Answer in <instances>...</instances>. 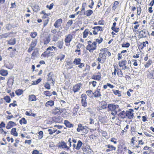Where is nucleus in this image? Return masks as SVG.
Masks as SVG:
<instances>
[{
	"instance_id": "1",
	"label": "nucleus",
	"mask_w": 154,
	"mask_h": 154,
	"mask_svg": "<svg viewBox=\"0 0 154 154\" xmlns=\"http://www.w3.org/2000/svg\"><path fill=\"white\" fill-rule=\"evenodd\" d=\"M135 139V137H132L131 139L130 143L134 149H139L140 148H141L142 145L144 144V143L143 140H138L137 144V141H136Z\"/></svg>"
},
{
	"instance_id": "2",
	"label": "nucleus",
	"mask_w": 154,
	"mask_h": 154,
	"mask_svg": "<svg viewBox=\"0 0 154 154\" xmlns=\"http://www.w3.org/2000/svg\"><path fill=\"white\" fill-rule=\"evenodd\" d=\"M119 106L118 104H109L108 105V110L111 111V114L113 116L116 115L117 114L116 109H118V111L119 112L121 111L120 109H119Z\"/></svg>"
},
{
	"instance_id": "3",
	"label": "nucleus",
	"mask_w": 154,
	"mask_h": 154,
	"mask_svg": "<svg viewBox=\"0 0 154 154\" xmlns=\"http://www.w3.org/2000/svg\"><path fill=\"white\" fill-rule=\"evenodd\" d=\"M88 45L86 46V49L90 53H93L94 51L96 50L97 48L96 42H92L91 40L88 42Z\"/></svg>"
},
{
	"instance_id": "4",
	"label": "nucleus",
	"mask_w": 154,
	"mask_h": 154,
	"mask_svg": "<svg viewBox=\"0 0 154 154\" xmlns=\"http://www.w3.org/2000/svg\"><path fill=\"white\" fill-rule=\"evenodd\" d=\"M113 66L114 68L113 72H112V75L113 77H115L116 75V74L119 77H123V73L121 69H119L117 65L114 64Z\"/></svg>"
},
{
	"instance_id": "5",
	"label": "nucleus",
	"mask_w": 154,
	"mask_h": 154,
	"mask_svg": "<svg viewBox=\"0 0 154 154\" xmlns=\"http://www.w3.org/2000/svg\"><path fill=\"white\" fill-rule=\"evenodd\" d=\"M38 43V39H35L33 40L31 42L29 45V47L27 50V52L29 53H31V51L35 49Z\"/></svg>"
},
{
	"instance_id": "6",
	"label": "nucleus",
	"mask_w": 154,
	"mask_h": 154,
	"mask_svg": "<svg viewBox=\"0 0 154 154\" xmlns=\"http://www.w3.org/2000/svg\"><path fill=\"white\" fill-rule=\"evenodd\" d=\"M68 141L69 143V146H67L66 143H65V142L62 141L60 142V143H58L59 147L62 148L63 149H66V150H69L70 147H71L72 146L71 138L69 139Z\"/></svg>"
},
{
	"instance_id": "7",
	"label": "nucleus",
	"mask_w": 154,
	"mask_h": 154,
	"mask_svg": "<svg viewBox=\"0 0 154 154\" xmlns=\"http://www.w3.org/2000/svg\"><path fill=\"white\" fill-rule=\"evenodd\" d=\"M106 57L105 54L104 52H101L99 54L97 60L98 63H103L106 62Z\"/></svg>"
},
{
	"instance_id": "8",
	"label": "nucleus",
	"mask_w": 154,
	"mask_h": 154,
	"mask_svg": "<svg viewBox=\"0 0 154 154\" xmlns=\"http://www.w3.org/2000/svg\"><path fill=\"white\" fill-rule=\"evenodd\" d=\"M73 38V34L70 33L65 36L64 42L66 46H69L70 45V43Z\"/></svg>"
},
{
	"instance_id": "9",
	"label": "nucleus",
	"mask_w": 154,
	"mask_h": 154,
	"mask_svg": "<svg viewBox=\"0 0 154 154\" xmlns=\"http://www.w3.org/2000/svg\"><path fill=\"white\" fill-rule=\"evenodd\" d=\"M127 61L126 60H122L119 61L118 64L120 67L123 70L129 69L130 68L127 65Z\"/></svg>"
},
{
	"instance_id": "10",
	"label": "nucleus",
	"mask_w": 154,
	"mask_h": 154,
	"mask_svg": "<svg viewBox=\"0 0 154 154\" xmlns=\"http://www.w3.org/2000/svg\"><path fill=\"white\" fill-rule=\"evenodd\" d=\"M81 103L82 106L86 107L87 106V95L85 94H82L81 95Z\"/></svg>"
},
{
	"instance_id": "11",
	"label": "nucleus",
	"mask_w": 154,
	"mask_h": 154,
	"mask_svg": "<svg viewBox=\"0 0 154 154\" xmlns=\"http://www.w3.org/2000/svg\"><path fill=\"white\" fill-rule=\"evenodd\" d=\"M134 110L133 109H129L128 110L126 111V118L130 120H131L134 117Z\"/></svg>"
},
{
	"instance_id": "12",
	"label": "nucleus",
	"mask_w": 154,
	"mask_h": 154,
	"mask_svg": "<svg viewBox=\"0 0 154 154\" xmlns=\"http://www.w3.org/2000/svg\"><path fill=\"white\" fill-rule=\"evenodd\" d=\"M91 78L93 80H97V81H100L101 80L102 77L101 72H98L96 74L92 75Z\"/></svg>"
},
{
	"instance_id": "13",
	"label": "nucleus",
	"mask_w": 154,
	"mask_h": 154,
	"mask_svg": "<svg viewBox=\"0 0 154 154\" xmlns=\"http://www.w3.org/2000/svg\"><path fill=\"white\" fill-rule=\"evenodd\" d=\"M51 38L50 35H48L45 36L42 39V41L40 42L43 43L44 45H47L51 42Z\"/></svg>"
},
{
	"instance_id": "14",
	"label": "nucleus",
	"mask_w": 154,
	"mask_h": 154,
	"mask_svg": "<svg viewBox=\"0 0 154 154\" xmlns=\"http://www.w3.org/2000/svg\"><path fill=\"white\" fill-rule=\"evenodd\" d=\"M107 106V103L106 101H102L100 102L99 104V105L97 109L98 110H100L103 109H106Z\"/></svg>"
},
{
	"instance_id": "15",
	"label": "nucleus",
	"mask_w": 154,
	"mask_h": 154,
	"mask_svg": "<svg viewBox=\"0 0 154 154\" xmlns=\"http://www.w3.org/2000/svg\"><path fill=\"white\" fill-rule=\"evenodd\" d=\"M92 29H94L93 31V33L94 35H97L98 34V31H103V29L102 27L100 26H94L92 28Z\"/></svg>"
},
{
	"instance_id": "16",
	"label": "nucleus",
	"mask_w": 154,
	"mask_h": 154,
	"mask_svg": "<svg viewBox=\"0 0 154 154\" xmlns=\"http://www.w3.org/2000/svg\"><path fill=\"white\" fill-rule=\"evenodd\" d=\"M131 9L132 11H134L137 9V15H140L142 11V9L141 7L139 5H138V6H137L136 8L135 6H131Z\"/></svg>"
},
{
	"instance_id": "17",
	"label": "nucleus",
	"mask_w": 154,
	"mask_h": 154,
	"mask_svg": "<svg viewBox=\"0 0 154 154\" xmlns=\"http://www.w3.org/2000/svg\"><path fill=\"white\" fill-rule=\"evenodd\" d=\"M105 146L107 148V149L106 150V152H109L112 151H115L116 149V146H113L112 145L110 144H108L105 145Z\"/></svg>"
},
{
	"instance_id": "18",
	"label": "nucleus",
	"mask_w": 154,
	"mask_h": 154,
	"mask_svg": "<svg viewBox=\"0 0 154 154\" xmlns=\"http://www.w3.org/2000/svg\"><path fill=\"white\" fill-rule=\"evenodd\" d=\"M80 108L79 105L76 104L72 109V116H75L77 115L78 112Z\"/></svg>"
},
{
	"instance_id": "19",
	"label": "nucleus",
	"mask_w": 154,
	"mask_h": 154,
	"mask_svg": "<svg viewBox=\"0 0 154 154\" xmlns=\"http://www.w3.org/2000/svg\"><path fill=\"white\" fill-rule=\"evenodd\" d=\"M117 115L119 119H124L126 118V111H122L119 113L117 114Z\"/></svg>"
},
{
	"instance_id": "20",
	"label": "nucleus",
	"mask_w": 154,
	"mask_h": 154,
	"mask_svg": "<svg viewBox=\"0 0 154 154\" xmlns=\"http://www.w3.org/2000/svg\"><path fill=\"white\" fill-rule=\"evenodd\" d=\"M149 32L148 30L146 29H143L140 31L139 36L140 38H144L147 37L148 34H149Z\"/></svg>"
},
{
	"instance_id": "21",
	"label": "nucleus",
	"mask_w": 154,
	"mask_h": 154,
	"mask_svg": "<svg viewBox=\"0 0 154 154\" xmlns=\"http://www.w3.org/2000/svg\"><path fill=\"white\" fill-rule=\"evenodd\" d=\"M82 85V84L81 83H77V84L74 85L73 88V90L74 92H77L79 91Z\"/></svg>"
},
{
	"instance_id": "22",
	"label": "nucleus",
	"mask_w": 154,
	"mask_h": 154,
	"mask_svg": "<svg viewBox=\"0 0 154 154\" xmlns=\"http://www.w3.org/2000/svg\"><path fill=\"white\" fill-rule=\"evenodd\" d=\"M62 23V19H58L56 20L54 23V25L55 28H58L60 26Z\"/></svg>"
},
{
	"instance_id": "23",
	"label": "nucleus",
	"mask_w": 154,
	"mask_h": 154,
	"mask_svg": "<svg viewBox=\"0 0 154 154\" xmlns=\"http://www.w3.org/2000/svg\"><path fill=\"white\" fill-rule=\"evenodd\" d=\"M62 112V109L58 108H55L52 110V113L54 115H60Z\"/></svg>"
},
{
	"instance_id": "24",
	"label": "nucleus",
	"mask_w": 154,
	"mask_h": 154,
	"mask_svg": "<svg viewBox=\"0 0 154 154\" xmlns=\"http://www.w3.org/2000/svg\"><path fill=\"white\" fill-rule=\"evenodd\" d=\"M16 124L14 122L10 121H9L7 123L6 126V128L7 129H9L10 128L13 127V126L16 125Z\"/></svg>"
},
{
	"instance_id": "25",
	"label": "nucleus",
	"mask_w": 154,
	"mask_h": 154,
	"mask_svg": "<svg viewBox=\"0 0 154 154\" xmlns=\"http://www.w3.org/2000/svg\"><path fill=\"white\" fill-rule=\"evenodd\" d=\"M127 51L126 50H124L121 51L120 53H119L118 54V60H121L123 58V56L125 55L124 54L125 53H127Z\"/></svg>"
},
{
	"instance_id": "26",
	"label": "nucleus",
	"mask_w": 154,
	"mask_h": 154,
	"mask_svg": "<svg viewBox=\"0 0 154 154\" xmlns=\"http://www.w3.org/2000/svg\"><path fill=\"white\" fill-rule=\"evenodd\" d=\"M154 70L149 71L148 70L147 75V78L150 79H154Z\"/></svg>"
},
{
	"instance_id": "27",
	"label": "nucleus",
	"mask_w": 154,
	"mask_h": 154,
	"mask_svg": "<svg viewBox=\"0 0 154 154\" xmlns=\"http://www.w3.org/2000/svg\"><path fill=\"white\" fill-rule=\"evenodd\" d=\"M8 72L7 70H6L4 69H0V75L6 77L8 75Z\"/></svg>"
},
{
	"instance_id": "28",
	"label": "nucleus",
	"mask_w": 154,
	"mask_h": 154,
	"mask_svg": "<svg viewBox=\"0 0 154 154\" xmlns=\"http://www.w3.org/2000/svg\"><path fill=\"white\" fill-rule=\"evenodd\" d=\"M53 76H54V74L53 72H51L49 73L47 75V81H52L53 83L54 82L53 78Z\"/></svg>"
},
{
	"instance_id": "29",
	"label": "nucleus",
	"mask_w": 154,
	"mask_h": 154,
	"mask_svg": "<svg viewBox=\"0 0 154 154\" xmlns=\"http://www.w3.org/2000/svg\"><path fill=\"white\" fill-rule=\"evenodd\" d=\"M100 90V89H97L96 91H94L93 94L94 97H100L101 94Z\"/></svg>"
},
{
	"instance_id": "30",
	"label": "nucleus",
	"mask_w": 154,
	"mask_h": 154,
	"mask_svg": "<svg viewBox=\"0 0 154 154\" xmlns=\"http://www.w3.org/2000/svg\"><path fill=\"white\" fill-rule=\"evenodd\" d=\"M63 45V40H62L61 41H59L57 42V46L60 49H62L65 48Z\"/></svg>"
},
{
	"instance_id": "31",
	"label": "nucleus",
	"mask_w": 154,
	"mask_h": 154,
	"mask_svg": "<svg viewBox=\"0 0 154 154\" xmlns=\"http://www.w3.org/2000/svg\"><path fill=\"white\" fill-rule=\"evenodd\" d=\"M116 22L113 23V25L111 27V29L115 32H118L119 31V27H116Z\"/></svg>"
},
{
	"instance_id": "32",
	"label": "nucleus",
	"mask_w": 154,
	"mask_h": 154,
	"mask_svg": "<svg viewBox=\"0 0 154 154\" xmlns=\"http://www.w3.org/2000/svg\"><path fill=\"white\" fill-rule=\"evenodd\" d=\"M64 124L66 127L69 128H72L74 127V125L71 123L68 120H64Z\"/></svg>"
},
{
	"instance_id": "33",
	"label": "nucleus",
	"mask_w": 154,
	"mask_h": 154,
	"mask_svg": "<svg viewBox=\"0 0 154 154\" xmlns=\"http://www.w3.org/2000/svg\"><path fill=\"white\" fill-rule=\"evenodd\" d=\"M65 66L67 69H71L72 68V63L71 61H67L66 63Z\"/></svg>"
},
{
	"instance_id": "34",
	"label": "nucleus",
	"mask_w": 154,
	"mask_h": 154,
	"mask_svg": "<svg viewBox=\"0 0 154 154\" xmlns=\"http://www.w3.org/2000/svg\"><path fill=\"white\" fill-rule=\"evenodd\" d=\"M10 133L12 135H13L15 137H17L18 135V133L17 131L16 128H13L10 131Z\"/></svg>"
},
{
	"instance_id": "35",
	"label": "nucleus",
	"mask_w": 154,
	"mask_h": 154,
	"mask_svg": "<svg viewBox=\"0 0 154 154\" xmlns=\"http://www.w3.org/2000/svg\"><path fill=\"white\" fill-rule=\"evenodd\" d=\"M28 100L29 101H35L36 100V97L35 95L32 94L29 95Z\"/></svg>"
},
{
	"instance_id": "36",
	"label": "nucleus",
	"mask_w": 154,
	"mask_h": 154,
	"mask_svg": "<svg viewBox=\"0 0 154 154\" xmlns=\"http://www.w3.org/2000/svg\"><path fill=\"white\" fill-rule=\"evenodd\" d=\"M93 13V11L92 10L89 9L85 11L84 12L83 15L87 16V17H89V16L91 15Z\"/></svg>"
},
{
	"instance_id": "37",
	"label": "nucleus",
	"mask_w": 154,
	"mask_h": 154,
	"mask_svg": "<svg viewBox=\"0 0 154 154\" xmlns=\"http://www.w3.org/2000/svg\"><path fill=\"white\" fill-rule=\"evenodd\" d=\"M54 101L53 100H50L47 102L45 104V106L47 107L52 106L54 105Z\"/></svg>"
},
{
	"instance_id": "38",
	"label": "nucleus",
	"mask_w": 154,
	"mask_h": 154,
	"mask_svg": "<svg viewBox=\"0 0 154 154\" xmlns=\"http://www.w3.org/2000/svg\"><path fill=\"white\" fill-rule=\"evenodd\" d=\"M100 51H104L105 55L106 53L108 55V57H110V56L111 55V54L110 52H109V51H108V49H107V48H105L101 49H100Z\"/></svg>"
},
{
	"instance_id": "39",
	"label": "nucleus",
	"mask_w": 154,
	"mask_h": 154,
	"mask_svg": "<svg viewBox=\"0 0 154 154\" xmlns=\"http://www.w3.org/2000/svg\"><path fill=\"white\" fill-rule=\"evenodd\" d=\"M65 55L62 54H60L59 55L57 56L56 57V59L57 60H60V61H62L64 59Z\"/></svg>"
},
{
	"instance_id": "40",
	"label": "nucleus",
	"mask_w": 154,
	"mask_h": 154,
	"mask_svg": "<svg viewBox=\"0 0 154 154\" xmlns=\"http://www.w3.org/2000/svg\"><path fill=\"white\" fill-rule=\"evenodd\" d=\"M14 82V79L12 77H9L8 79L7 85H13Z\"/></svg>"
},
{
	"instance_id": "41",
	"label": "nucleus",
	"mask_w": 154,
	"mask_h": 154,
	"mask_svg": "<svg viewBox=\"0 0 154 154\" xmlns=\"http://www.w3.org/2000/svg\"><path fill=\"white\" fill-rule=\"evenodd\" d=\"M108 86L111 89H113L114 87V86L113 85L110 84V83H107L106 85H103V89H106Z\"/></svg>"
},
{
	"instance_id": "42",
	"label": "nucleus",
	"mask_w": 154,
	"mask_h": 154,
	"mask_svg": "<svg viewBox=\"0 0 154 154\" xmlns=\"http://www.w3.org/2000/svg\"><path fill=\"white\" fill-rule=\"evenodd\" d=\"M82 144L83 143L81 140H79L77 142V145L76 146V149L77 150L80 149L82 146Z\"/></svg>"
},
{
	"instance_id": "43",
	"label": "nucleus",
	"mask_w": 154,
	"mask_h": 154,
	"mask_svg": "<svg viewBox=\"0 0 154 154\" xmlns=\"http://www.w3.org/2000/svg\"><path fill=\"white\" fill-rule=\"evenodd\" d=\"M8 44L10 45H15L16 41L15 38L10 39V40H8L7 41Z\"/></svg>"
},
{
	"instance_id": "44",
	"label": "nucleus",
	"mask_w": 154,
	"mask_h": 154,
	"mask_svg": "<svg viewBox=\"0 0 154 154\" xmlns=\"http://www.w3.org/2000/svg\"><path fill=\"white\" fill-rule=\"evenodd\" d=\"M38 52V51H34L31 54V58L33 60L35 59V57H37Z\"/></svg>"
},
{
	"instance_id": "45",
	"label": "nucleus",
	"mask_w": 154,
	"mask_h": 154,
	"mask_svg": "<svg viewBox=\"0 0 154 154\" xmlns=\"http://www.w3.org/2000/svg\"><path fill=\"white\" fill-rule=\"evenodd\" d=\"M119 4V2L118 1H115L113 4V6H112V9L114 11H115V9H117V8L118 7Z\"/></svg>"
},
{
	"instance_id": "46",
	"label": "nucleus",
	"mask_w": 154,
	"mask_h": 154,
	"mask_svg": "<svg viewBox=\"0 0 154 154\" xmlns=\"http://www.w3.org/2000/svg\"><path fill=\"white\" fill-rule=\"evenodd\" d=\"M73 23V21L72 20H69L67 23L66 25V29H69V27L72 26Z\"/></svg>"
},
{
	"instance_id": "47",
	"label": "nucleus",
	"mask_w": 154,
	"mask_h": 154,
	"mask_svg": "<svg viewBox=\"0 0 154 154\" xmlns=\"http://www.w3.org/2000/svg\"><path fill=\"white\" fill-rule=\"evenodd\" d=\"M40 14H43V15L42 17V19L48 18V16L50 14H46L45 12L44 11H42L40 13Z\"/></svg>"
},
{
	"instance_id": "48",
	"label": "nucleus",
	"mask_w": 154,
	"mask_h": 154,
	"mask_svg": "<svg viewBox=\"0 0 154 154\" xmlns=\"http://www.w3.org/2000/svg\"><path fill=\"white\" fill-rule=\"evenodd\" d=\"M15 93L16 95L20 96L23 94V91L22 89H18L15 91Z\"/></svg>"
},
{
	"instance_id": "49",
	"label": "nucleus",
	"mask_w": 154,
	"mask_h": 154,
	"mask_svg": "<svg viewBox=\"0 0 154 154\" xmlns=\"http://www.w3.org/2000/svg\"><path fill=\"white\" fill-rule=\"evenodd\" d=\"M32 109H30L29 112L26 111L25 114L26 116H31L35 117V116H36V114L34 113H32Z\"/></svg>"
},
{
	"instance_id": "50",
	"label": "nucleus",
	"mask_w": 154,
	"mask_h": 154,
	"mask_svg": "<svg viewBox=\"0 0 154 154\" xmlns=\"http://www.w3.org/2000/svg\"><path fill=\"white\" fill-rule=\"evenodd\" d=\"M88 31V29H86L83 32V38H86V37H87L88 36L89 34Z\"/></svg>"
},
{
	"instance_id": "51",
	"label": "nucleus",
	"mask_w": 154,
	"mask_h": 154,
	"mask_svg": "<svg viewBox=\"0 0 154 154\" xmlns=\"http://www.w3.org/2000/svg\"><path fill=\"white\" fill-rule=\"evenodd\" d=\"M84 126H82V124L79 123V124L78 125V128L77 129V131L78 132H80V131H82V132Z\"/></svg>"
},
{
	"instance_id": "52",
	"label": "nucleus",
	"mask_w": 154,
	"mask_h": 154,
	"mask_svg": "<svg viewBox=\"0 0 154 154\" xmlns=\"http://www.w3.org/2000/svg\"><path fill=\"white\" fill-rule=\"evenodd\" d=\"M12 33L13 32H6V33L2 34L1 37L2 38H6L9 37V35H10V34Z\"/></svg>"
},
{
	"instance_id": "53",
	"label": "nucleus",
	"mask_w": 154,
	"mask_h": 154,
	"mask_svg": "<svg viewBox=\"0 0 154 154\" xmlns=\"http://www.w3.org/2000/svg\"><path fill=\"white\" fill-rule=\"evenodd\" d=\"M81 62V60L80 58H75L73 62V63L75 65H79L80 62Z\"/></svg>"
},
{
	"instance_id": "54",
	"label": "nucleus",
	"mask_w": 154,
	"mask_h": 154,
	"mask_svg": "<svg viewBox=\"0 0 154 154\" xmlns=\"http://www.w3.org/2000/svg\"><path fill=\"white\" fill-rule=\"evenodd\" d=\"M19 123L20 124L22 125L23 124L24 125L26 124L27 122L26 120L24 117H23L20 120Z\"/></svg>"
},
{
	"instance_id": "55",
	"label": "nucleus",
	"mask_w": 154,
	"mask_h": 154,
	"mask_svg": "<svg viewBox=\"0 0 154 154\" xmlns=\"http://www.w3.org/2000/svg\"><path fill=\"white\" fill-rule=\"evenodd\" d=\"M152 61L151 60L149 59L148 61L147 62H146V64H145L144 66L145 68H148L151 65V63H152Z\"/></svg>"
},
{
	"instance_id": "56",
	"label": "nucleus",
	"mask_w": 154,
	"mask_h": 154,
	"mask_svg": "<svg viewBox=\"0 0 154 154\" xmlns=\"http://www.w3.org/2000/svg\"><path fill=\"white\" fill-rule=\"evenodd\" d=\"M113 92L115 95H117L118 97H121L122 95L121 94L120 91L118 90H112Z\"/></svg>"
},
{
	"instance_id": "57",
	"label": "nucleus",
	"mask_w": 154,
	"mask_h": 154,
	"mask_svg": "<svg viewBox=\"0 0 154 154\" xmlns=\"http://www.w3.org/2000/svg\"><path fill=\"white\" fill-rule=\"evenodd\" d=\"M44 94L46 96V97H50L52 95L51 93L50 92V91H45L43 92Z\"/></svg>"
},
{
	"instance_id": "58",
	"label": "nucleus",
	"mask_w": 154,
	"mask_h": 154,
	"mask_svg": "<svg viewBox=\"0 0 154 154\" xmlns=\"http://www.w3.org/2000/svg\"><path fill=\"white\" fill-rule=\"evenodd\" d=\"M4 99L7 103H10L11 102V99L10 97L9 96L7 95L4 97Z\"/></svg>"
},
{
	"instance_id": "59",
	"label": "nucleus",
	"mask_w": 154,
	"mask_h": 154,
	"mask_svg": "<svg viewBox=\"0 0 154 154\" xmlns=\"http://www.w3.org/2000/svg\"><path fill=\"white\" fill-rule=\"evenodd\" d=\"M59 37V35L58 34H55L53 37L52 39L54 41L56 42L58 40Z\"/></svg>"
},
{
	"instance_id": "60",
	"label": "nucleus",
	"mask_w": 154,
	"mask_h": 154,
	"mask_svg": "<svg viewBox=\"0 0 154 154\" xmlns=\"http://www.w3.org/2000/svg\"><path fill=\"white\" fill-rule=\"evenodd\" d=\"M130 132L132 135H134V134H136V129L134 126L131 127L130 129Z\"/></svg>"
},
{
	"instance_id": "61",
	"label": "nucleus",
	"mask_w": 154,
	"mask_h": 154,
	"mask_svg": "<svg viewBox=\"0 0 154 154\" xmlns=\"http://www.w3.org/2000/svg\"><path fill=\"white\" fill-rule=\"evenodd\" d=\"M16 50V48H14V49H13L12 52H10L9 56L11 57H14L15 54V52Z\"/></svg>"
},
{
	"instance_id": "62",
	"label": "nucleus",
	"mask_w": 154,
	"mask_h": 154,
	"mask_svg": "<svg viewBox=\"0 0 154 154\" xmlns=\"http://www.w3.org/2000/svg\"><path fill=\"white\" fill-rule=\"evenodd\" d=\"M38 35V33L36 32H31L30 34V36L32 38H34Z\"/></svg>"
},
{
	"instance_id": "63",
	"label": "nucleus",
	"mask_w": 154,
	"mask_h": 154,
	"mask_svg": "<svg viewBox=\"0 0 154 154\" xmlns=\"http://www.w3.org/2000/svg\"><path fill=\"white\" fill-rule=\"evenodd\" d=\"M88 131V128L87 126H84L82 132L83 133L82 134H87Z\"/></svg>"
},
{
	"instance_id": "64",
	"label": "nucleus",
	"mask_w": 154,
	"mask_h": 154,
	"mask_svg": "<svg viewBox=\"0 0 154 154\" xmlns=\"http://www.w3.org/2000/svg\"><path fill=\"white\" fill-rule=\"evenodd\" d=\"M42 80L41 78H39L36 80V81H32V85H38V83H40Z\"/></svg>"
}]
</instances>
